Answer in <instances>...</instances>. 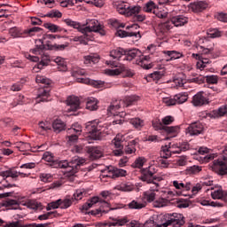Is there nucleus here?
Here are the masks:
<instances>
[{"mask_svg":"<svg viewBox=\"0 0 227 227\" xmlns=\"http://www.w3.org/2000/svg\"><path fill=\"white\" fill-rule=\"evenodd\" d=\"M86 129L90 134L89 137L94 141H100L102 134H111L109 124H102L98 120L87 122Z\"/></svg>","mask_w":227,"mask_h":227,"instance_id":"1","label":"nucleus"},{"mask_svg":"<svg viewBox=\"0 0 227 227\" xmlns=\"http://www.w3.org/2000/svg\"><path fill=\"white\" fill-rule=\"evenodd\" d=\"M70 47V43L66 42L62 44H43V40L42 39H36L35 40V48L30 50V52L32 54H42V51H45V49H48L49 51H67Z\"/></svg>","mask_w":227,"mask_h":227,"instance_id":"2","label":"nucleus"},{"mask_svg":"<svg viewBox=\"0 0 227 227\" xmlns=\"http://www.w3.org/2000/svg\"><path fill=\"white\" fill-rule=\"evenodd\" d=\"M82 164H84V160L74 159L70 162L67 160L59 161V166L62 169H66L65 175H67V176H74V175L79 171V168Z\"/></svg>","mask_w":227,"mask_h":227,"instance_id":"3","label":"nucleus"},{"mask_svg":"<svg viewBox=\"0 0 227 227\" xmlns=\"http://www.w3.org/2000/svg\"><path fill=\"white\" fill-rule=\"evenodd\" d=\"M223 153L222 159L215 160L210 166L212 171L222 176L227 175V145L224 146Z\"/></svg>","mask_w":227,"mask_h":227,"instance_id":"4","label":"nucleus"},{"mask_svg":"<svg viewBox=\"0 0 227 227\" xmlns=\"http://www.w3.org/2000/svg\"><path fill=\"white\" fill-rule=\"evenodd\" d=\"M81 33H82V35H88V33H99L101 36H106L104 26H102L97 20H87L86 27H84V25L82 26Z\"/></svg>","mask_w":227,"mask_h":227,"instance_id":"5","label":"nucleus"},{"mask_svg":"<svg viewBox=\"0 0 227 227\" xmlns=\"http://www.w3.org/2000/svg\"><path fill=\"white\" fill-rule=\"evenodd\" d=\"M155 173H157V171H155V168L153 167H148V168H143L140 180H142V182H145V184H149L152 187L153 186L154 184H159L153 181V175Z\"/></svg>","mask_w":227,"mask_h":227,"instance_id":"6","label":"nucleus"},{"mask_svg":"<svg viewBox=\"0 0 227 227\" xmlns=\"http://www.w3.org/2000/svg\"><path fill=\"white\" fill-rule=\"evenodd\" d=\"M185 224V217L182 214H176V215L166 223H163V227H182Z\"/></svg>","mask_w":227,"mask_h":227,"instance_id":"7","label":"nucleus"},{"mask_svg":"<svg viewBox=\"0 0 227 227\" xmlns=\"http://www.w3.org/2000/svg\"><path fill=\"white\" fill-rule=\"evenodd\" d=\"M205 132V126L200 121L191 123L186 129V134L189 136H200Z\"/></svg>","mask_w":227,"mask_h":227,"instance_id":"8","label":"nucleus"},{"mask_svg":"<svg viewBox=\"0 0 227 227\" xmlns=\"http://www.w3.org/2000/svg\"><path fill=\"white\" fill-rule=\"evenodd\" d=\"M97 203H98V205H100V207L102 208V207H109V203H107V201L100 199V197L95 196L90 198L83 206H82V209L83 210H90V208H92V207H95V205H97Z\"/></svg>","mask_w":227,"mask_h":227,"instance_id":"9","label":"nucleus"},{"mask_svg":"<svg viewBox=\"0 0 227 227\" xmlns=\"http://www.w3.org/2000/svg\"><path fill=\"white\" fill-rule=\"evenodd\" d=\"M159 187L160 184H153V186H150V189L144 192V200L147 201V203H153L157 198V194L155 192H159Z\"/></svg>","mask_w":227,"mask_h":227,"instance_id":"10","label":"nucleus"},{"mask_svg":"<svg viewBox=\"0 0 227 227\" xmlns=\"http://www.w3.org/2000/svg\"><path fill=\"white\" fill-rule=\"evenodd\" d=\"M67 113H75L78 109H81V101L77 97H68L67 99Z\"/></svg>","mask_w":227,"mask_h":227,"instance_id":"11","label":"nucleus"},{"mask_svg":"<svg viewBox=\"0 0 227 227\" xmlns=\"http://www.w3.org/2000/svg\"><path fill=\"white\" fill-rule=\"evenodd\" d=\"M123 72H126L127 77H132V75H134V73H132V71L130 69H127V67H125L124 66H121L119 67H116L115 69H106L105 70V74L106 75H111V76L120 75V74H121Z\"/></svg>","mask_w":227,"mask_h":227,"instance_id":"12","label":"nucleus"},{"mask_svg":"<svg viewBox=\"0 0 227 227\" xmlns=\"http://www.w3.org/2000/svg\"><path fill=\"white\" fill-rule=\"evenodd\" d=\"M77 82H82V84H90L94 88H107L106 82L100 80H91L90 78H77Z\"/></svg>","mask_w":227,"mask_h":227,"instance_id":"13","label":"nucleus"},{"mask_svg":"<svg viewBox=\"0 0 227 227\" xmlns=\"http://www.w3.org/2000/svg\"><path fill=\"white\" fill-rule=\"evenodd\" d=\"M189 8L193 13H200L208 8V4L207 1H195L190 4Z\"/></svg>","mask_w":227,"mask_h":227,"instance_id":"14","label":"nucleus"},{"mask_svg":"<svg viewBox=\"0 0 227 227\" xmlns=\"http://www.w3.org/2000/svg\"><path fill=\"white\" fill-rule=\"evenodd\" d=\"M171 24L176 27H182V26H185L187 22H189V18L184 15L174 16L170 20Z\"/></svg>","mask_w":227,"mask_h":227,"instance_id":"15","label":"nucleus"},{"mask_svg":"<svg viewBox=\"0 0 227 227\" xmlns=\"http://www.w3.org/2000/svg\"><path fill=\"white\" fill-rule=\"evenodd\" d=\"M192 104L195 107H200L205 106V104H208V99L203 96V92H199L193 96Z\"/></svg>","mask_w":227,"mask_h":227,"instance_id":"16","label":"nucleus"},{"mask_svg":"<svg viewBox=\"0 0 227 227\" xmlns=\"http://www.w3.org/2000/svg\"><path fill=\"white\" fill-rule=\"evenodd\" d=\"M189 148V144L186 142L181 144H173L172 145H170V150H172V153H182V152H187Z\"/></svg>","mask_w":227,"mask_h":227,"instance_id":"17","label":"nucleus"},{"mask_svg":"<svg viewBox=\"0 0 227 227\" xmlns=\"http://www.w3.org/2000/svg\"><path fill=\"white\" fill-rule=\"evenodd\" d=\"M117 36H120V38H127V36H134L135 38H137V40H139V38H141V34L139 33V31H125V30H118L117 31Z\"/></svg>","mask_w":227,"mask_h":227,"instance_id":"18","label":"nucleus"},{"mask_svg":"<svg viewBox=\"0 0 227 227\" xmlns=\"http://www.w3.org/2000/svg\"><path fill=\"white\" fill-rule=\"evenodd\" d=\"M129 6H130V4H127L126 2L115 3V8H116L117 12L121 15H125V17L128 16Z\"/></svg>","mask_w":227,"mask_h":227,"instance_id":"19","label":"nucleus"},{"mask_svg":"<svg viewBox=\"0 0 227 227\" xmlns=\"http://www.w3.org/2000/svg\"><path fill=\"white\" fill-rule=\"evenodd\" d=\"M191 189H192V184L191 182L183 183L180 192H176V194L177 196H189V198H192V195L187 194Z\"/></svg>","mask_w":227,"mask_h":227,"instance_id":"20","label":"nucleus"},{"mask_svg":"<svg viewBox=\"0 0 227 227\" xmlns=\"http://www.w3.org/2000/svg\"><path fill=\"white\" fill-rule=\"evenodd\" d=\"M163 54L168 56L167 61H173L175 59H180V58H184V53L176 51H164Z\"/></svg>","mask_w":227,"mask_h":227,"instance_id":"21","label":"nucleus"},{"mask_svg":"<svg viewBox=\"0 0 227 227\" xmlns=\"http://www.w3.org/2000/svg\"><path fill=\"white\" fill-rule=\"evenodd\" d=\"M227 114V104L220 106L217 110H213L209 115L211 118H221Z\"/></svg>","mask_w":227,"mask_h":227,"instance_id":"22","label":"nucleus"},{"mask_svg":"<svg viewBox=\"0 0 227 227\" xmlns=\"http://www.w3.org/2000/svg\"><path fill=\"white\" fill-rule=\"evenodd\" d=\"M137 100H139L138 96H127L123 100H121L120 104H122L123 107H129V106H134Z\"/></svg>","mask_w":227,"mask_h":227,"instance_id":"23","label":"nucleus"},{"mask_svg":"<svg viewBox=\"0 0 227 227\" xmlns=\"http://www.w3.org/2000/svg\"><path fill=\"white\" fill-rule=\"evenodd\" d=\"M141 54V51L137 49H133L129 51H125L124 58L123 59L126 61H132L135 58H137Z\"/></svg>","mask_w":227,"mask_h":227,"instance_id":"24","label":"nucleus"},{"mask_svg":"<svg viewBox=\"0 0 227 227\" xmlns=\"http://www.w3.org/2000/svg\"><path fill=\"white\" fill-rule=\"evenodd\" d=\"M86 109L89 111H97L98 109V100L95 98H89L86 103Z\"/></svg>","mask_w":227,"mask_h":227,"instance_id":"25","label":"nucleus"},{"mask_svg":"<svg viewBox=\"0 0 227 227\" xmlns=\"http://www.w3.org/2000/svg\"><path fill=\"white\" fill-rule=\"evenodd\" d=\"M141 12H143V7H141L140 5H132L129 7L128 9V16L127 17H136L137 15H139V13H141Z\"/></svg>","mask_w":227,"mask_h":227,"instance_id":"26","label":"nucleus"},{"mask_svg":"<svg viewBox=\"0 0 227 227\" xmlns=\"http://www.w3.org/2000/svg\"><path fill=\"white\" fill-rule=\"evenodd\" d=\"M116 191H121L122 192H130L135 189L134 184L121 183L115 186Z\"/></svg>","mask_w":227,"mask_h":227,"instance_id":"27","label":"nucleus"},{"mask_svg":"<svg viewBox=\"0 0 227 227\" xmlns=\"http://www.w3.org/2000/svg\"><path fill=\"white\" fill-rule=\"evenodd\" d=\"M54 61L58 65V70H59V72H67V67L65 59L61 57H57L54 59Z\"/></svg>","mask_w":227,"mask_h":227,"instance_id":"28","label":"nucleus"},{"mask_svg":"<svg viewBox=\"0 0 227 227\" xmlns=\"http://www.w3.org/2000/svg\"><path fill=\"white\" fill-rule=\"evenodd\" d=\"M123 141H125L123 135L118 134L112 140V145H114L115 148H123Z\"/></svg>","mask_w":227,"mask_h":227,"instance_id":"29","label":"nucleus"},{"mask_svg":"<svg viewBox=\"0 0 227 227\" xmlns=\"http://www.w3.org/2000/svg\"><path fill=\"white\" fill-rule=\"evenodd\" d=\"M129 123L137 129V130H141L145 127V121L140 118H133L130 119Z\"/></svg>","mask_w":227,"mask_h":227,"instance_id":"30","label":"nucleus"},{"mask_svg":"<svg viewBox=\"0 0 227 227\" xmlns=\"http://www.w3.org/2000/svg\"><path fill=\"white\" fill-rule=\"evenodd\" d=\"M136 145H137L136 140L130 141L124 148L125 153L127 155H132V153H136Z\"/></svg>","mask_w":227,"mask_h":227,"instance_id":"31","label":"nucleus"},{"mask_svg":"<svg viewBox=\"0 0 227 227\" xmlns=\"http://www.w3.org/2000/svg\"><path fill=\"white\" fill-rule=\"evenodd\" d=\"M52 127H53L54 132H57V134H59V132H62V130H65V127L67 126L65 125V122H63V121L56 120L53 121Z\"/></svg>","mask_w":227,"mask_h":227,"instance_id":"32","label":"nucleus"},{"mask_svg":"<svg viewBox=\"0 0 227 227\" xmlns=\"http://www.w3.org/2000/svg\"><path fill=\"white\" fill-rule=\"evenodd\" d=\"M171 153H173V151L171 149V145H164L161 146L160 150V157L161 159H169L171 157Z\"/></svg>","mask_w":227,"mask_h":227,"instance_id":"33","label":"nucleus"},{"mask_svg":"<svg viewBox=\"0 0 227 227\" xmlns=\"http://www.w3.org/2000/svg\"><path fill=\"white\" fill-rule=\"evenodd\" d=\"M166 205H168V199L164 197H160L158 199H155L153 203V206L154 207V208H162V207H166Z\"/></svg>","mask_w":227,"mask_h":227,"instance_id":"34","label":"nucleus"},{"mask_svg":"<svg viewBox=\"0 0 227 227\" xmlns=\"http://www.w3.org/2000/svg\"><path fill=\"white\" fill-rule=\"evenodd\" d=\"M81 132H82V127H81V124L79 123H74L71 128L67 129V134L81 136Z\"/></svg>","mask_w":227,"mask_h":227,"instance_id":"35","label":"nucleus"},{"mask_svg":"<svg viewBox=\"0 0 227 227\" xmlns=\"http://www.w3.org/2000/svg\"><path fill=\"white\" fill-rule=\"evenodd\" d=\"M65 24H67V26H69V27H74V29H78V31H80L81 33V29H82V25H81L80 22L72 20L71 19H66L64 20Z\"/></svg>","mask_w":227,"mask_h":227,"instance_id":"36","label":"nucleus"},{"mask_svg":"<svg viewBox=\"0 0 227 227\" xmlns=\"http://www.w3.org/2000/svg\"><path fill=\"white\" fill-rule=\"evenodd\" d=\"M124 54L125 50L119 48L110 51V58H113V59H120V58L123 57Z\"/></svg>","mask_w":227,"mask_h":227,"instance_id":"37","label":"nucleus"},{"mask_svg":"<svg viewBox=\"0 0 227 227\" xmlns=\"http://www.w3.org/2000/svg\"><path fill=\"white\" fill-rule=\"evenodd\" d=\"M174 98L176 100V104H184L187 102V99L189 98L186 92H181L179 94H176L174 96Z\"/></svg>","mask_w":227,"mask_h":227,"instance_id":"38","label":"nucleus"},{"mask_svg":"<svg viewBox=\"0 0 227 227\" xmlns=\"http://www.w3.org/2000/svg\"><path fill=\"white\" fill-rule=\"evenodd\" d=\"M128 207L131 210H141V208H145V205L143 202L132 200L131 202L129 203Z\"/></svg>","mask_w":227,"mask_h":227,"instance_id":"39","label":"nucleus"},{"mask_svg":"<svg viewBox=\"0 0 227 227\" xmlns=\"http://www.w3.org/2000/svg\"><path fill=\"white\" fill-rule=\"evenodd\" d=\"M164 76V71H154L150 74L147 77L148 79L153 80L155 82H159L160 79Z\"/></svg>","mask_w":227,"mask_h":227,"instance_id":"40","label":"nucleus"},{"mask_svg":"<svg viewBox=\"0 0 227 227\" xmlns=\"http://www.w3.org/2000/svg\"><path fill=\"white\" fill-rule=\"evenodd\" d=\"M47 98H49V90H43L41 93L37 95L36 104H40V102H47Z\"/></svg>","mask_w":227,"mask_h":227,"instance_id":"41","label":"nucleus"},{"mask_svg":"<svg viewBox=\"0 0 227 227\" xmlns=\"http://www.w3.org/2000/svg\"><path fill=\"white\" fill-rule=\"evenodd\" d=\"M145 162H146V158H145L143 156L138 157L133 162L132 168H136L137 169H141V168H143V166H145Z\"/></svg>","mask_w":227,"mask_h":227,"instance_id":"42","label":"nucleus"},{"mask_svg":"<svg viewBox=\"0 0 227 227\" xmlns=\"http://www.w3.org/2000/svg\"><path fill=\"white\" fill-rule=\"evenodd\" d=\"M224 196H225L224 191H223L221 188H217L211 192V198L213 200H223Z\"/></svg>","mask_w":227,"mask_h":227,"instance_id":"43","label":"nucleus"},{"mask_svg":"<svg viewBox=\"0 0 227 227\" xmlns=\"http://www.w3.org/2000/svg\"><path fill=\"white\" fill-rule=\"evenodd\" d=\"M72 203H74V198L67 197L64 200H60V208L67 209L72 207Z\"/></svg>","mask_w":227,"mask_h":227,"instance_id":"44","label":"nucleus"},{"mask_svg":"<svg viewBox=\"0 0 227 227\" xmlns=\"http://www.w3.org/2000/svg\"><path fill=\"white\" fill-rule=\"evenodd\" d=\"M67 145L69 146H74L79 141V135H75L74 133H67Z\"/></svg>","mask_w":227,"mask_h":227,"instance_id":"45","label":"nucleus"},{"mask_svg":"<svg viewBox=\"0 0 227 227\" xmlns=\"http://www.w3.org/2000/svg\"><path fill=\"white\" fill-rule=\"evenodd\" d=\"M114 178L127 176V170L113 167Z\"/></svg>","mask_w":227,"mask_h":227,"instance_id":"46","label":"nucleus"},{"mask_svg":"<svg viewBox=\"0 0 227 227\" xmlns=\"http://www.w3.org/2000/svg\"><path fill=\"white\" fill-rule=\"evenodd\" d=\"M104 155V149L102 147H94L91 150V157L94 159H100Z\"/></svg>","mask_w":227,"mask_h":227,"instance_id":"47","label":"nucleus"},{"mask_svg":"<svg viewBox=\"0 0 227 227\" xmlns=\"http://www.w3.org/2000/svg\"><path fill=\"white\" fill-rule=\"evenodd\" d=\"M155 8H157L155 6V3H153V1H149L145 4L142 10L144 12H146L147 13H152V12L153 13Z\"/></svg>","mask_w":227,"mask_h":227,"instance_id":"48","label":"nucleus"},{"mask_svg":"<svg viewBox=\"0 0 227 227\" xmlns=\"http://www.w3.org/2000/svg\"><path fill=\"white\" fill-rule=\"evenodd\" d=\"M172 28H173V26H171V22L169 21L160 23L158 25V29H160L161 33H166V31H169V29H172Z\"/></svg>","mask_w":227,"mask_h":227,"instance_id":"49","label":"nucleus"},{"mask_svg":"<svg viewBox=\"0 0 227 227\" xmlns=\"http://www.w3.org/2000/svg\"><path fill=\"white\" fill-rule=\"evenodd\" d=\"M158 19H166L168 17V12L163 9H160L159 7L154 8L153 12Z\"/></svg>","mask_w":227,"mask_h":227,"instance_id":"50","label":"nucleus"},{"mask_svg":"<svg viewBox=\"0 0 227 227\" xmlns=\"http://www.w3.org/2000/svg\"><path fill=\"white\" fill-rule=\"evenodd\" d=\"M46 29H49L51 33H58V31H61L59 26L52 24L51 22H47L43 24Z\"/></svg>","mask_w":227,"mask_h":227,"instance_id":"51","label":"nucleus"},{"mask_svg":"<svg viewBox=\"0 0 227 227\" xmlns=\"http://www.w3.org/2000/svg\"><path fill=\"white\" fill-rule=\"evenodd\" d=\"M43 38L44 40H51V42L54 40H59V43H63V40H65V37H61L58 35H51V34H46Z\"/></svg>","mask_w":227,"mask_h":227,"instance_id":"52","label":"nucleus"},{"mask_svg":"<svg viewBox=\"0 0 227 227\" xmlns=\"http://www.w3.org/2000/svg\"><path fill=\"white\" fill-rule=\"evenodd\" d=\"M163 130H165L167 134H178V132H180V127L179 126H170V127L165 126Z\"/></svg>","mask_w":227,"mask_h":227,"instance_id":"53","label":"nucleus"},{"mask_svg":"<svg viewBox=\"0 0 227 227\" xmlns=\"http://www.w3.org/2000/svg\"><path fill=\"white\" fill-rule=\"evenodd\" d=\"M84 194H86L84 190H76L73 195L74 201V200L79 201V200H82V198H84Z\"/></svg>","mask_w":227,"mask_h":227,"instance_id":"54","label":"nucleus"},{"mask_svg":"<svg viewBox=\"0 0 227 227\" xmlns=\"http://www.w3.org/2000/svg\"><path fill=\"white\" fill-rule=\"evenodd\" d=\"M191 82H195L196 84H203L205 82V76L201 74H197L190 79Z\"/></svg>","mask_w":227,"mask_h":227,"instance_id":"55","label":"nucleus"},{"mask_svg":"<svg viewBox=\"0 0 227 227\" xmlns=\"http://www.w3.org/2000/svg\"><path fill=\"white\" fill-rule=\"evenodd\" d=\"M35 82H37V84H46V85H49V84H51V80H49L45 76L37 75L35 77Z\"/></svg>","mask_w":227,"mask_h":227,"instance_id":"56","label":"nucleus"},{"mask_svg":"<svg viewBox=\"0 0 227 227\" xmlns=\"http://www.w3.org/2000/svg\"><path fill=\"white\" fill-rule=\"evenodd\" d=\"M206 82H207V84H217L218 81H219V77H217V75H206L205 76Z\"/></svg>","mask_w":227,"mask_h":227,"instance_id":"57","label":"nucleus"},{"mask_svg":"<svg viewBox=\"0 0 227 227\" xmlns=\"http://www.w3.org/2000/svg\"><path fill=\"white\" fill-rule=\"evenodd\" d=\"M39 178H40L41 182H44V184L52 182V175L51 174L42 173V174H40Z\"/></svg>","mask_w":227,"mask_h":227,"instance_id":"58","label":"nucleus"},{"mask_svg":"<svg viewBox=\"0 0 227 227\" xmlns=\"http://www.w3.org/2000/svg\"><path fill=\"white\" fill-rule=\"evenodd\" d=\"M100 178H114L113 167H109L107 169H106L104 174L100 176Z\"/></svg>","mask_w":227,"mask_h":227,"instance_id":"59","label":"nucleus"},{"mask_svg":"<svg viewBox=\"0 0 227 227\" xmlns=\"http://www.w3.org/2000/svg\"><path fill=\"white\" fill-rule=\"evenodd\" d=\"M207 35L209 38H219V36H221L223 34L216 28H212L208 30Z\"/></svg>","mask_w":227,"mask_h":227,"instance_id":"60","label":"nucleus"},{"mask_svg":"<svg viewBox=\"0 0 227 227\" xmlns=\"http://www.w3.org/2000/svg\"><path fill=\"white\" fill-rule=\"evenodd\" d=\"M9 34L12 38H19L20 35H22V32H20V29L14 27L9 29Z\"/></svg>","mask_w":227,"mask_h":227,"instance_id":"61","label":"nucleus"},{"mask_svg":"<svg viewBox=\"0 0 227 227\" xmlns=\"http://www.w3.org/2000/svg\"><path fill=\"white\" fill-rule=\"evenodd\" d=\"M152 125L155 130H164L165 128L160 120L153 121Z\"/></svg>","mask_w":227,"mask_h":227,"instance_id":"62","label":"nucleus"},{"mask_svg":"<svg viewBox=\"0 0 227 227\" xmlns=\"http://www.w3.org/2000/svg\"><path fill=\"white\" fill-rule=\"evenodd\" d=\"M144 227H163V223L157 224V223H155V221L149 219L145 223Z\"/></svg>","mask_w":227,"mask_h":227,"instance_id":"63","label":"nucleus"},{"mask_svg":"<svg viewBox=\"0 0 227 227\" xmlns=\"http://www.w3.org/2000/svg\"><path fill=\"white\" fill-rule=\"evenodd\" d=\"M4 227H27V223L24 224V223H20V221H16V222H12V223L5 224Z\"/></svg>","mask_w":227,"mask_h":227,"instance_id":"64","label":"nucleus"}]
</instances>
